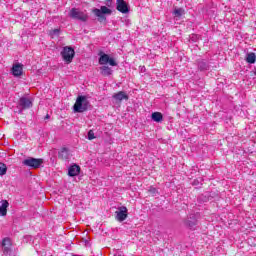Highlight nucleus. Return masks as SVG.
I'll return each mask as SVG.
<instances>
[{
  "label": "nucleus",
  "mask_w": 256,
  "mask_h": 256,
  "mask_svg": "<svg viewBox=\"0 0 256 256\" xmlns=\"http://www.w3.org/2000/svg\"><path fill=\"white\" fill-rule=\"evenodd\" d=\"M80 171H81V167H79V165H77V164H74L69 167L68 175H69V177H77V175H79Z\"/></svg>",
  "instance_id": "nucleus-13"
},
{
  "label": "nucleus",
  "mask_w": 256,
  "mask_h": 256,
  "mask_svg": "<svg viewBox=\"0 0 256 256\" xmlns=\"http://www.w3.org/2000/svg\"><path fill=\"white\" fill-rule=\"evenodd\" d=\"M51 116H49V114H47L46 116H45V119H49Z\"/></svg>",
  "instance_id": "nucleus-27"
},
{
  "label": "nucleus",
  "mask_w": 256,
  "mask_h": 256,
  "mask_svg": "<svg viewBox=\"0 0 256 256\" xmlns=\"http://www.w3.org/2000/svg\"><path fill=\"white\" fill-rule=\"evenodd\" d=\"M59 159H62L63 161H67L69 159V149L62 148L58 153Z\"/></svg>",
  "instance_id": "nucleus-16"
},
{
  "label": "nucleus",
  "mask_w": 256,
  "mask_h": 256,
  "mask_svg": "<svg viewBox=\"0 0 256 256\" xmlns=\"http://www.w3.org/2000/svg\"><path fill=\"white\" fill-rule=\"evenodd\" d=\"M151 119L156 123H161V121H163V114H161V112H153L151 115Z\"/></svg>",
  "instance_id": "nucleus-17"
},
{
  "label": "nucleus",
  "mask_w": 256,
  "mask_h": 256,
  "mask_svg": "<svg viewBox=\"0 0 256 256\" xmlns=\"http://www.w3.org/2000/svg\"><path fill=\"white\" fill-rule=\"evenodd\" d=\"M99 65H107L110 64L111 67H117V61L114 58H111L109 54H105L104 52H99Z\"/></svg>",
  "instance_id": "nucleus-5"
},
{
  "label": "nucleus",
  "mask_w": 256,
  "mask_h": 256,
  "mask_svg": "<svg viewBox=\"0 0 256 256\" xmlns=\"http://www.w3.org/2000/svg\"><path fill=\"white\" fill-rule=\"evenodd\" d=\"M190 39L192 41H197V39H199V36L195 35V34H192V36L190 37Z\"/></svg>",
  "instance_id": "nucleus-24"
},
{
  "label": "nucleus",
  "mask_w": 256,
  "mask_h": 256,
  "mask_svg": "<svg viewBox=\"0 0 256 256\" xmlns=\"http://www.w3.org/2000/svg\"><path fill=\"white\" fill-rule=\"evenodd\" d=\"M113 99H115L116 103H121V101H129V95L124 91H120L113 95Z\"/></svg>",
  "instance_id": "nucleus-12"
},
{
  "label": "nucleus",
  "mask_w": 256,
  "mask_h": 256,
  "mask_svg": "<svg viewBox=\"0 0 256 256\" xmlns=\"http://www.w3.org/2000/svg\"><path fill=\"white\" fill-rule=\"evenodd\" d=\"M61 57L65 63H72L73 58L75 57V50L71 46H66L61 51Z\"/></svg>",
  "instance_id": "nucleus-4"
},
{
  "label": "nucleus",
  "mask_w": 256,
  "mask_h": 256,
  "mask_svg": "<svg viewBox=\"0 0 256 256\" xmlns=\"http://www.w3.org/2000/svg\"><path fill=\"white\" fill-rule=\"evenodd\" d=\"M7 207H9V202H7V200H4L0 206V215H2V217H5V215H7Z\"/></svg>",
  "instance_id": "nucleus-18"
},
{
  "label": "nucleus",
  "mask_w": 256,
  "mask_h": 256,
  "mask_svg": "<svg viewBox=\"0 0 256 256\" xmlns=\"http://www.w3.org/2000/svg\"><path fill=\"white\" fill-rule=\"evenodd\" d=\"M53 35H59V29L53 30Z\"/></svg>",
  "instance_id": "nucleus-25"
},
{
  "label": "nucleus",
  "mask_w": 256,
  "mask_h": 256,
  "mask_svg": "<svg viewBox=\"0 0 256 256\" xmlns=\"http://www.w3.org/2000/svg\"><path fill=\"white\" fill-rule=\"evenodd\" d=\"M175 17H182L185 15V10L183 8H177L174 10Z\"/></svg>",
  "instance_id": "nucleus-22"
},
{
  "label": "nucleus",
  "mask_w": 256,
  "mask_h": 256,
  "mask_svg": "<svg viewBox=\"0 0 256 256\" xmlns=\"http://www.w3.org/2000/svg\"><path fill=\"white\" fill-rule=\"evenodd\" d=\"M255 61H256V55H255V53L250 52V53H248V54L246 55V62H247V63L253 64V63H255Z\"/></svg>",
  "instance_id": "nucleus-19"
},
{
  "label": "nucleus",
  "mask_w": 256,
  "mask_h": 256,
  "mask_svg": "<svg viewBox=\"0 0 256 256\" xmlns=\"http://www.w3.org/2000/svg\"><path fill=\"white\" fill-rule=\"evenodd\" d=\"M7 175V165L0 162V176Z\"/></svg>",
  "instance_id": "nucleus-21"
},
{
  "label": "nucleus",
  "mask_w": 256,
  "mask_h": 256,
  "mask_svg": "<svg viewBox=\"0 0 256 256\" xmlns=\"http://www.w3.org/2000/svg\"><path fill=\"white\" fill-rule=\"evenodd\" d=\"M74 113H85L89 109V100L87 96H78L73 106Z\"/></svg>",
  "instance_id": "nucleus-1"
},
{
  "label": "nucleus",
  "mask_w": 256,
  "mask_h": 256,
  "mask_svg": "<svg viewBox=\"0 0 256 256\" xmlns=\"http://www.w3.org/2000/svg\"><path fill=\"white\" fill-rule=\"evenodd\" d=\"M13 244L11 243V238H4L2 240V251L4 255H9L11 253V246Z\"/></svg>",
  "instance_id": "nucleus-10"
},
{
  "label": "nucleus",
  "mask_w": 256,
  "mask_h": 256,
  "mask_svg": "<svg viewBox=\"0 0 256 256\" xmlns=\"http://www.w3.org/2000/svg\"><path fill=\"white\" fill-rule=\"evenodd\" d=\"M108 1H111V0H108Z\"/></svg>",
  "instance_id": "nucleus-28"
},
{
  "label": "nucleus",
  "mask_w": 256,
  "mask_h": 256,
  "mask_svg": "<svg viewBox=\"0 0 256 256\" xmlns=\"http://www.w3.org/2000/svg\"><path fill=\"white\" fill-rule=\"evenodd\" d=\"M12 75H14V77H21V75H23V65L21 64L13 65Z\"/></svg>",
  "instance_id": "nucleus-14"
},
{
  "label": "nucleus",
  "mask_w": 256,
  "mask_h": 256,
  "mask_svg": "<svg viewBox=\"0 0 256 256\" xmlns=\"http://www.w3.org/2000/svg\"><path fill=\"white\" fill-rule=\"evenodd\" d=\"M198 69L200 71H207L209 69V64L205 62L204 60L198 62Z\"/></svg>",
  "instance_id": "nucleus-20"
},
{
  "label": "nucleus",
  "mask_w": 256,
  "mask_h": 256,
  "mask_svg": "<svg viewBox=\"0 0 256 256\" xmlns=\"http://www.w3.org/2000/svg\"><path fill=\"white\" fill-rule=\"evenodd\" d=\"M184 225L188 227V229L195 230L197 227V218L195 215L191 214L185 221Z\"/></svg>",
  "instance_id": "nucleus-8"
},
{
  "label": "nucleus",
  "mask_w": 256,
  "mask_h": 256,
  "mask_svg": "<svg viewBox=\"0 0 256 256\" xmlns=\"http://www.w3.org/2000/svg\"><path fill=\"white\" fill-rule=\"evenodd\" d=\"M19 105L21 109H31V107H33V101H31L30 98L22 97L19 100Z\"/></svg>",
  "instance_id": "nucleus-11"
},
{
  "label": "nucleus",
  "mask_w": 256,
  "mask_h": 256,
  "mask_svg": "<svg viewBox=\"0 0 256 256\" xmlns=\"http://www.w3.org/2000/svg\"><path fill=\"white\" fill-rule=\"evenodd\" d=\"M68 15L71 19H76L82 23H87V21H89V15L78 8H72Z\"/></svg>",
  "instance_id": "nucleus-2"
},
{
  "label": "nucleus",
  "mask_w": 256,
  "mask_h": 256,
  "mask_svg": "<svg viewBox=\"0 0 256 256\" xmlns=\"http://www.w3.org/2000/svg\"><path fill=\"white\" fill-rule=\"evenodd\" d=\"M100 73L103 75V77H109L113 75V69H111L109 66H102L100 67Z\"/></svg>",
  "instance_id": "nucleus-15"
},
{
  "label": "nucleus",
  "mask_w": 256,
  "mask_h": 256,
  "mask_svg": "<svg viewBox=\"0 0 256 256\" xmlns=\"http://www.w3.org/2000/svg\"><path fill=\"white\" fill-rule=\"evenodd\" d=\"M127 217H128L127 207H125V206L119 207L118 211H116L117 221H119L120 223H123V221H125V219H127Z\"/></svg>",
  "instance_id": "nucleus-7"
},
{
  "label": "nucleus",
  "mask_w": 256,
  "mask_h": 256,
  "mask_svg": "<svg viewBox=\"0 0 256 256\" xmlns=\"http://www.w3.org/2000/svg\"><path fill=\"white\" fill-rule=\"evenodd\" d=\"M22 163L23 165H25L26 167H30L31 169H39V167H41V164L43 163V159L29 157L23 160Z\"/></svg>",
  "instance_id": "nucleus-6"
},
{
  "label": "nucleus",
  "mask_w": 256,
  "mask_h": 256,
  "mask_svg": "<svg viewBox=\"0 0 256 256\" xmlns=\"http://www.w3.org/2000/svg\"><path fill=\"white\" fill-rule=\"evenodd\" d=\"M92 13H94V15L96 17H98V21H100V23H102V21H105L107 18L105 17V15H111L112 11L111 9L107 8V6H101V8H94L92 10Z\"/></svg>",
  "instance_id": "nucleus-3"
},
{
  "label": "nucleus",
  "mask_w": 256,
  "mask_h": 256,
  "mask_svg": "<svg viewBox=\"0 0 256 256\" xmlns=\"http://www.w3.org/2000/svg\"><path fill=\"white\" fill-rule=\"evenodd\" d=\"M150 191H152V193H155L156 189L155 188H151Z\"/></svg>",
  "instance_id": "nucleus-26"
},
{
  "label": "nucleus",
  "mask_w": 256,
  "mask_h": 256,
  "mask_svg": "<svg viewBox=\"0 0 256 256\" xmlns=\"http://www.w3.org/2000/svg\"><path fill=\"white\" fill-rule=\"evenodd\" d=\"M116 9L120 13H129V5H127V2L125 0H117L116 1Z\"/></svg>",
  "instance_id": "nucleus-9"
},
{
  "label": "nucleus",
  "mask_w": 256,
  "mask_h": 256,
  "mask_svg": "<svg viewBox=\"0 0 256 256\" xmlns=\"http://www.w3.org/2000/svg\"><path fill=\"white\" fill-rule=\"evenodd\" d=\"M88 139L89 141H93V139H95V133L93 132V130H89Z\"/></svg>",
  "instance_id": "nucleus-23"
}]
</instances>
